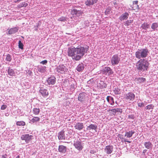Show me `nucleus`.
Segmentation results:
<instances>
[{
    "label": "nucleus",
    "instance_id": "09e8293b",
    "mask_svg": "<svg viewBox=\"0 0 158 158\" xmlns=\"http://www.w3.org/2000/svg\"><path fill=\"white\" fill-rule=\"evenodd\" d=\"M147 150L146 149H145L143 150V154L144 155H145V153L146 152Z\"/></svg>",
    "mask_w": 158,
    "mask_h": 158
},
{
    "label": "nucleus",
    "instance_id": "f8f14e48",
    "mask_svg": "<svg viewBox=\"0 0 158 158\" xmlns=\"http://www.w3.org/2000/svg\"><path fill=\"white\" fill-rule=\"evenodd\" d=\"M71 13L73 15H75L77 17H79L82 15V14L83 13L81 10H77L76 9H74L71 10Z\"/></svg>",
    "mask_w": 158,
    "mask_h": 158
},
{
    "label": "nucleus",
    "instance_id": "f257e3e1",
    "mask_svg": "<svg viewBox=\"0 0 158 158\" xmlns=\"http://www.w3.org/2000/svg\"><path fill=\"white\" fill-rule=\"evenodd\" d=\"M88 47L84 48L79 46L77 48H69L68 51V55L72 58L73 60H80L88 50Z\"/></svg>",
    "mask_w": 158,
    "mask_h": 158
},
{
    "label": "nucleus",
    "instance_id": "37998d69",
    "mask_svg": "<svg viewBox=\"0 0 158 158\" xmlns=\"http://www.w3.org/2000/svg\"><path fill=\"white\" fill-rule=\"evenodd\" d=\"M7 107V106L6 105H2L1 107L2 110H4Z\"/></svg>",
    "mask_w": 158,
    "mask_h": 158
},
{
    "label": "nucleus",
    "instance_id": "20e7f679",
    "mask_svg": "<svg viewBox=\"0 0 158 158\" xmlns=\"http://www.w3.org/2000/svg\"><path fill=\"white\" fill-rule=\"evenodd\" d=\"M102 73L105 75L110 76L113 74L114 72L112 70V69L109 67H105L103 68L101 71Z\"/></svg>",
    "mask_w": 158,
    "mask_h": 158
},
{
    "label": "nucleus",
    "instance_id": "b1692460",
    "mask_svg": "<svg viewBox=\"0 0 158 158\" xmlns=\"http://www.w3.org/2000/svg\"><path fill=\"white\" fill-rule=\"evenodd\" d=\"M135 133V132L132 130L126 132L125 133V136L127 138H130L132 137V135Z\"/></svg>",
    "mask_w": 158,
    "mask_h": 158
},
{
    "label": "nucleus",
    "instance_id": "f704fd0d",
    "mask_svg": "<svg viewBox=\"0 0 158 158\" xmlns=\"http://www.w3.org/2000/svg\"><path fill=\"white\" fill-rule=\"evenodd\" d=\"M133 20H128L127 21H126L125 22V25L126 26H129V25L131 23H133Z\"/></svg>",
    "mask_w": 158,
    "mask_h": 158
},
{
    "label": "nucleus",
    "instance_id": "49530a36",
    "mask_svg": "<svg viewBox=\"0 0 158 158\" xmlns=\"http://www.w3.org/2000/svg\"><path fill=\"white\" fill-rule=\"evenodd\" d=\"M95 151L94 149H91L90 151V153L91 154H94L95 152Z\"/></svg>",
    "mask_w": 158,
    "mask_h": 158
},
{
    "label": "nucleus",
    "instance_id": "72a5a7b5",
    "mask_svg": "<svg viewBox=\"0 0 158 158\" xmlns=\"http://www.w3.org/2000/svg\"><path fill=\"white\" fill-rule=\"evenodd\" d=\"M154 108V106L152 104L148 105L145 107V109L146 110H150V109H153Z\"/></svg>",
    "mask_w": 158,
    "mask_h": 158
},
{
    "label": "nucleus",
    "instance_id": "de8ad7c7",
    "mask_svg": "<svg viewBox=\"0 0 158 158\" xmlns=\"http://www.w3.org/2000/svg\"><path fill=\"white\" fill-rule=\"evenodd\" d=\"M110 96H107L106 97V100H107V102H109L110 104V103L111 102H110Z\"/></svg>",
    "mask_w": 158,
    "mask_h": 158
},
{
    "label": "nucleus",
    "instance_id": "5701e85b",
    "mask_svg": "<svg viewBox=\"0 0 158 158\" xmlns=\"http://www.w3.org/2000/svg\"><path fill=\"white\" fill-rule=\"evenodd\" d=\"M138 1H134L132 5L131 6L133 10H136L138 9L139 8V5H138Z\"/></svg>",
    "mask_w": 158,
    "mask_h": 158
},
{
    "label": "nucleus",
    "instance_id": "a211bd4d",
    "mask_svg": "<svg viewBox=\"0 0 158 158\" xmlns=\"http://www.w3.org/2000/svg\"><path fill=\"white\" fill-rule=\"evenodd\" d=\"M67 150V148L63 145H59L58 147V151L60 152L65 153Z\"/></svg>",
    "mask_w": 158,
    "mask_h": 158
},
{
    "label": "nucleus",
    "instance_id": "1a4fd4ad",
    "mask_svg": "<svg viewBox=\"0 0 158 158\" xmlns=\"http://www.w3.org/2000/svg\"><path fill=\"white\" fill-rule=\"evenodd\" d=\"M73 145L75 148L79 151L81 150L83 148L81 144V142L78 140L75 141Z\"/></svg>",
    "mask_w": 158,
    "mask_h": 158
},
{
    "label": "nucleus",
    "instance_id": "ea45409f",
    "mask_svg": "<svg viewBox=\"0 0 158 158\" xmlns=\"http://www.w3.org/2000/svg\"><path fill=\"white\" fill-rule=\"evenodd\" d=\"M11 60V58L10 55V54L7 55L6 57V60L7 61H10Z\"/></svg>",
    "mask_w": 158,
    "mask_h": 158
},
{
    "label": "nucleus",
    "instance_id": "f3484780",
    "mask_svg": "<svg viewBox=\"0 0 158 158\" xmlns=\"http://www.w3.org/2000/svg\"><path fill=\"white\" fill-rule=\"evenodd\" d=\"M58 138L59 140L65 139V137L64 131L62 130L58 133Z\"/></svg>",
    "mask_w": 158,
    "mask_h": 158
},
{
    "label": "nucleus",
    "instance_id": "a878e982",
    "mask_svg": "<svg viewBox=\"0 0 158 158\" xmlns=\"http://www.w3.org/2000/svg\"><path fill=\"white\" fill-rule=\"evenodd\" d=\"M8 74L10 76H14L15 75V72L14 71L10 68H9L7 71Z\"/></svg>",
    "mask_w": 158,
    "mask_h": 158
},
{
    "label": "nucleus",
    "instance_id": "f03ea898",
    "mask_svg": "<svg viewBox=\"0 0 158 158\" xmlns=\"http://www.w3.org/2000/svg\"><path fill=\"white\" fill-rule=\"evenodd\" d=\"M149 63L144 59H140L137 61L136 64V69L139 71H147L148 68Z\"/></svg>",
    "mask_w": 158,
    "mask_h": 158
},
{
    "label": "nucleus",
    "instance_id": "603ef678",
    "mask_svg": "<svg viewBox=\"0 0 158 158\" xmlns=\"http://www.w3.org/2000/svg\"><path fill=\"white\" fill-rule=\"evenodd\" d=\"M16 158H19V156H18Z\"/></svg>",
    "mask_w": 158,
    "mask_h": 158
},
{
    "label": "nucleus",
    "instance_id": "9b49d317",
    "mask_svg": "<svg viewBox=\"0 0 158 158\" xmlns=\"http://www.w3.org/2000/svg\"><path fill=\"white\" fill-rule=\"evenodd\" d=\"M39 92L44 97H47L49 95V93L48 90L42 87L40 88Z\"/></svg>",
    "mask_w": 158,
    "mask_h": 158
},
{
    "label": "nucleus",
    "instance_id": "423d86ee",
    "mask_svg": "<svg viewBox=\"0 0 158 158\" xmlns=\"http://www.w3.org/2000/svg\"><path fill=\"white\" fill-rule=\"evenodd\" d=\"M110 116L115 115L117 113H119L120 114L122 113L123 111L122 109L117 108L112 109H109L107 110Z\"/></svg>",
    "mask_w": 158,
    "mask_h": 158
},
{
    "label": "nucleus",
    "instance_id": "c756f323",
    "mask_svg": "<svg viewBox=\"0 0 158 158\" xmlns=\"http://www.w3.org/2000/svg\"><path fill=\"white\" fill-rule=\"evenodd\" d=\"M27 6V3L23 2L20 3V4L18 6V7L19 8H20L23 7H26Z\"/></svg>",
    "mask_w": 158,
    "mask_h": 158
},
{
    "label": "nucleus",
    "instance_id": "4c0bfd02",
    "mask_svg": "<svg viewBox=\"0 0 158 158\" xmlns=\"http://www.w3.org/2000/svg\"><path fill=\"white\" fill-rule=\"evenodd\" d=\"M23 44L21 42V40H19V48L21 49H23Z\"/></svg>",
    "mask_w": 158,
    "mask_h": 158
},
{
    "label": "nucleus",
    "instance_id": "473e14b6",
    "mask_svg": "<svg viewBox=\"0 0 158 158\" xmlns=\"http://www.w3.org/2000/svg\"><path fill=\"white\" fill-rule=\"evenodd\" d=\"M141 27L143 29L146 30L148 28L149 25L146 23H144L142 24Z\"/></svg>",
    "mask_w": 158,
    "mask_h": 158
},
{
    "label": "nucleus",
    "instance_id": "2f4dec72",
    "mask_svg": "<svg viewBox=\"0 0 158 158\" xmlns=\"http://www.w3.org/2000/svg\"><path fill=\"white\" fill-rule=\"evenodd\" d=\"M137 80L139 82L141 83L143 82L146 80V79L144 78L141 77H139L137 79Z\"/></svg>",
    "mask_w": 158,
    "mask_h": 158
},
{
    "label": "nucleus",
    "instance_id": "6e6552de",
    "mask_svg": "<svg viewBox=\"0 0 158 158\" xmlns=\"http://www.w3.org/2000/svg\"><path fill=\"white\" fill-rule=\"evenodd\" d=\"M111 60L112 64L114 65L118 64L120 59L117 55H115L112 57Z\"/></svg>",
    "mask_w": 158,
    "mask_h": 158
},
{
    "label": "nucleus",
    "instance_id": "7ed1b4c3",
    "mask_svg": "<svg viewBox=\"0 0 158 158\" xmlns=\"http://www.w3.org/2000/svg\"><path fill=\"white\" fill-rule=\"evenodd\" d=\"M148 51L147 48L138 49L136 52L135 55L136 58L138 59L144 58L147 57L148 55Z\"/></svg>",
    "mask_w": 158,
    "mask_h": 158
},
{
    "label": "nucleus",
    "instance_id": "7c9ffc66",
    "mask_svg": "<svg viewBox=\"0 0 158 158\" xmlns=\"http://www.w3.org/2000/svg\"><path fill=\"white\" fill-rule=\"evenodd\" d=\"M40 110L38 108H35L33 110V113L35 115L38 114L40 113Z\"/></svg>",
    "mask_w": 158,
    "mask_h": 158
},
{
    "label": "nucleus",
    "instance_id": "58836bf2",
    "mask_svg": "<svg viewBox=\"0 0 158 158\" xmlns=\"http://www.w3.org/2000/svg\"><path fill=\"white\" fill-rule=\"evenodd\" d=\"M58 20L59 21L64 22L66 20V19L65 17L62 16L59 18Z\"/></svg>",
    "mask_w": 158,
    "mask_h": 158
},
{
    "label": "nucleus",
    "instance_id": "2eb2a0df",
    "mask_svg": "<svg viewBox=\"0 0 158 158\" xmlns=\"http://www.w3.org/2000/svg\"><path fill=\"white\" fill-rule=\"evenodd\" d=\"M86 94L84 92L80 93L78 98V100L81 102H84L86 98Z\"/></svg>",
    "mask_w": 158,
    "mask_h": 158
},
{
    "label": "nucleus",
    "instance_id": "bb28decb",
    "mask_svg": "<svg viewBox=\"0 0 158 158\" xmlns=\"http://www.w3.org/2000/svg\"><path fill=\"white\" fill-rule=\"evenodd\" d=\"M84 66L83 64H80L77 66V69L80 72L83 70L84 69Z\"/></svg>",
    "mask_w": 158,
    "mask_h": 158
},
{
    "label": "nucleus",
    "instance_id": "dca6fc26",
    "mask_svg": "<svg viewBox=\"0 0 158 158\" xmlns=\"http://www.w3.org/2000/svg\"><path fill=\"white\" fill-rule=\"evenodd\" d=\"M74 127L75 129L80 131L83 129L84 127L83 124L82 123H77L75 125Z\"/></svg>",
    "mask_w": 158,
    "mask_h": 158
},
{
    "label": "nucleus",
    "instance_id": "0eeeda50",
    "mask_svg": "<svg viewBox=\"0 0 158 158\" xmlns=\"http://www.w3.org/2000/svg\"><path fill=\"white\" fill-rule=\"evenodd\" d=\"M33 136L29 135L28 134H25L21 136V139L22 140H25V142L28 143L32 139Z\"/></svg>",
    "mask_w": 158,
    "mask_h": 158
},
{
    "label": "nucleus",
    "instance_id": "8fccbe9b",
    "mask_svg": "<svg viewBox=\"0 0 158 158\" xmlns=\"http://www.w3.org/2000/svg\"><path fill=\"white\" fill-rule=\"evenodd\" d=\"M19 2V0H14V2L15 3H16L17 2Z\"/></svg>",
    "mask_w": 158,
    "mask_h": 158
},
{
    "label": "nucleus",
    "instance_id": "a19ab883",
    "mask_svg": "<svg viewBox=\"0 0 158 158\" xmlns=\"http://www.w3.org/2000/svg\"><path fill=\"white\" fill-rule=\"evenodd\" d=\"M110 11H111V10L110 9H106V10L105 11V14L106 15H107L108 14H110Z\"/></svg>",
    "mask_w": 158,
    "mask_h": 158
},
{
    "label": "nucleus",
    "instance_id": "864d4df0",
    "mask_svg": "<svg viewBox=\"0 0 158 158\" xmlns=\"http://www.w3.org/2000/svg\"><path fill=\"white\" fill-rule=\"evenodd\" d=\"M114 5H116V4H117V3H116V2H114Z\"/></svg>",
    "mask_w": 158,
    "mask_h": 158
},
{
    "label": "nucleus",
    "instance_id": "5fc2aeb1",
    "mask_svg": "<svg viewBox=\"0 0 158 158\" xmlns=\"http://www.w3.org/2000/svg\"><path fill=\"white\" fill-rule=\"evenodd\" d=\"M23 0H19V2H20V1H23Z\"/></svg>",
    "mask_w": 158,
    "mask_h": 158
},
{
    "label": "nucleus",
    "instance_id": "393cba45",
    "mask_svg": "<svg viewBox=\"0 0 158 158\" xmlns=\"http://www.w3.org/2000/svg\"><path fill=\"white\" fill-rule=\"evenodd\" d=\"M97 128V126L96 125L91 124L87 127L86 129L87 130H95Z\"/></svg>",
    "mask_w": 158,
    "mask_h": 158
},
{
    "label": "nucleus",
    "instance_id": "4468645a",
    "mask_svg": "<svg viewBox=\"0 0 158 158\" xmlns=\"http://www.w3.org/2000/svg\"><path fill=\"white\" fill-rule=\"evenodd\" d=\"M113 147L112 145L107 146L105 148V152L108 154H111L113 152Z\"/></svg>",
    "mask_w": 158,
    "mask_h": 158
},
{
    "label": "nucleus",
    "instance_id": "412c9836",
    "mask_svg": "<svg viewBox=\"0 0 158 158\" xmlns=\"http://www.w3.org/2000/svg\"><path fill=\"white\" fill-rule=\"evenodd\" d=\"M97 2V0H87L85 2V4L88 6L93 5Z\"/></svg>",
    "mask_w": 158,
    "mask_h": 158
},
{
    "label": "nucleus",
    "instance_id": "aec40b11",
    "mask_svg": "<svg viewBox=\"0 0 158 158\" xmlns=\"http://www.w3.org/2000/svg\"><path fill=\"white\" fill-rule=\"evenodd\" d=\"M19 29L17 27H15L11 28L8 31V34L11 35L14 34L18 31Z\"/></svg>",
    "mask_w": 158,
    "mask_h": 158
},
{
    "label": "nucleus",
    "instance_id": "a18cd8bd",
    "mask_svg": "<svg viewBox=\"0 0 158 158\" xmlns=\"http://www.w3.org/2000/svg\"><path fill=\"white\" fill-rule=\"evenodd\" d=\"M47 61L46 60H45L41 61L40 63L43 64H46L47 63Z\"/></svg>",
    "mask_w": 158,
    "mask_h": 158
},
{
    "label": "nucleus",
    "instance_id": "4be33fe9",
    "mask_svg": "<svg viewBox=\"0 0 158 158\" xmlns=\"http://www.w3.org/2000/svg\"><path fill=\"white\" fill-rule=\"evenodd\" d=\"M145 147L147 149H151L152 147V144L150 142H145L144 143Z\"/></svg>",
    "mask_w": 158,
    "mask_h": 158
},
{
    "label": "nucleus",
    "instance_id": "6ab92c4d",
    "mask_svg": "<svg viewBox=\"0 0 158 158\" xmlns=\"http://www.w3.org/2000/svg\"><path fill=\"white\" fill-rule=\"evenodd\" d=\"M128 16V13L127 12H125L122 15L119 17V19L121 21L125 20L127 19Z\"/></svg>",
    "mask_w": 158,
    "mask_h": 158
},
{
    "label": "nucleus",
    "instance_id": "c85d7f7f",
    "mask_svg": "<svg viewBox=\"0 0 158 158\" xmlns=\"http://www.w3.org/2000/svg\"><path fill=\"white\" fill-rule=\"evenodd\" d=\"M16 124L18 126H24L26 125V123L23 121H18L16 122Z\"/></svg>",
    "mask_w": 158,
    "mask_h": 158
},
{
    "label": "nucleus",
    "instance_id": "c03bdc74",
    "mask_svg": "<svg viewBox=\"0 0 158 158\" xmlns=\"http://www.w3.org/2000/svg\"><path fill=\"white\" fill-rule=\"evenodd\" d=\"M110 100H111L112 102H111L110 103V104L111 105H113L114 103V99L111 96H110Z\"/></svg>",
    "mask_w": 158,
    "mask_h": 158
},
{
    "label": "nucleus",
    "instance_id": "c9c22d12",
    "mask_svg": "<svg viewBox=\"0 0 158 158\" xmlns=\"http://www.w3.org/2000/svg\"><path fill=\"white\" fill-rule=\"evenodd\" d=\"M158 24L157 23H153L151 26V28L153 30H155L158 27Z\"/></svg>",
    "mask_w": 158,
    "mask_h": 158
},
{
    "label": "nucleus",
    "instance_id": "3c124183",
    "mask_svg": "<svg viewBox=\"0 0 158 158\" xmlns=\"http://www.w3.org/2000/svg\"><path fill=\"white\" fill-rule=\"evenodd\" d=\"M2 158H6V157L4 155H2Z\"/></svg>",
    "mask_w": 158,
    "mask_h": 158
},
{
    "label": "nucleus",
    "instance_id": "39448f33",
    "mask_svg": "<svg viewBox=\"0 0 158 158\" xmlns=\"http://www.w3.org/2000/svg\"><path fill=\"white\" fill-rule=\"evenodd\" d=\"M135 95L132 93H129L127 94L124 98V99L126 102L129 103L133 100L135 98Z\"/></svg>",
    "mask_w": 158,
    "mask_h": 158
},
{
    "label": "nucleus",
    "instance_id": "79ce46f5",
    "mask_svg": "<svg viewBox=\"0 0 158 158\" xmlns=\"http://www.w3.org/2000/svg\"><path fill=\"white\" fill-rule=\"evenodd\" d=\"M144 104L143 103L141 102V103H138V106L139 107H143L144 106Z\"/></svg>",
    "mask_w": 158,
    "mask_h": 158
},
{
    "label": "nucleus",
    "instance_id": "cd10ccee",
    "mask_svg": "<svg viewBox=\"0 0 158 158\" xmlns=\"http://www.w3.org/2000/svg\"><path fill=\"white\" fill-rule=\"evenodd\" d=\"M40 120V118L39 117H34L31 119L30 120L31 122L32 123H36L39 121Z\"/></svg>",
    "mask_w": 158,
    "mask_h": 158
},
{
    "label": "nucleus",
    "instance_id": "e433bc0d",
    "mask_svg": "<svg viewBox=\"0 0 158 158\" xmlns=\"http://www.w3.org/2000/svg\"><path fill=\"white\" fill-rule=\"evenodd\" d=\"M119 137L120 139H124V142H127L129 143H131V141H127L126 139H124L123 138V135H119Z\"/></svg>",
    "mask_w": 158,
    "mask_h": 158
},
{
    "label": "nucleus",
    "instance_id": "ddd939ff",
    "mask_svg": "<svg viewBox=\"0 0 158 158\" xmlns=\"http://www.w3.org/2000/svg\"><path fill=\"white\" fill-rule=\"evenodd\" d=\"M56 71L59 73H63L66 71V69L63 65H60L57 67Z\"/></svg>",
    "mask_w": 158,
    "mask_h": 158
},
{
    "label": "nucleus",
    "instance_id": "9d476101",
    "mask_svg": "<svg viewBox=\"0 0 158 158\" xmlns=\"http://www.w3.org/2000/svg\"><path fill=\"white\" fill-rule=\"evenodd\" d=\"M47 81L48 85H53L56 82V78L54 77L51 76L48 78Z\"/></svg>",
    "mask_w": 158,
    "mask_h": 158
}]
</instances>
